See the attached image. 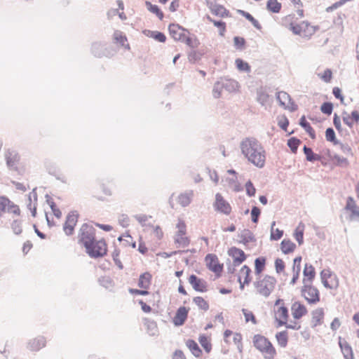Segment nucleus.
<instances>
[{
  "mask_svg": "<svg viewBox=\"0 0 359 359\" xmlns=\"http://www.w3.org/2000/svg\"><path fill=\"white\" fill-rule=\"evenodd\" d=\"M241 153L255 166L262 168L266 161V152L261 143L254 137H246L240 144Z\"/></svg>",
  "mask_w": 359,
  "mask_h": 359,
  "instance_id": "obj_1",
  "label": "nucleus"
},
{
  "mask_svg": "<svg viewBox=\"0 0 359 359\" xmlns=\"http://www.w3.org/2000/svg\"><path fill=\"white\" fill-rule=\"evenodd\" d=\"M255 347L264 354L265 359H273L276 355V350L272 344L265 337L256 334L253 338Z\"/></svg>",
  "mask_w": 359,
  "mask_h": 359,
  "instance_id": "obj_2",
  "label": "nucleus"
},
{
  "mask_svg": "<svg viewBox=\"0 0 359 359\" xmlns=\"http://www.w3.org/2000/svg\"><path fill=\"white\" fill-rule=\"evenodd\" d=\"M276 280L273 276L266 275L263 279H257L253 285L260 295L268 297L275 287Z\"/></svg>",
  "mask_w": 359,
  "mask_h": 359,
  "instance_id": "obj_3",
  "label": "nucleus"
},
{
  "mask_svg": "<svg viewBox=\"0 0 359 359\" xmlns=\"http://www.w3.org/2000/svg\"><path fill=\"white\" fill-rule=\"evenodd\" d=\"M94 238H95V229L87 223L83 224L79 232V243L83 245L86 250H90V244Z\"/></svg>",
  "mask_w": 359,
  "mask_h": 359,
  "instance_id": "obj_4",
  "label": "nucleus"
},
{
  "mask_svg": "<svg viewBox=\"0 0 359 359\" xmlns=\"http://www.w3.org/2000/svg\"><path fill=\"white\" fill-rule=\"evenodd\" d=\"M304 285L301 289L302 295L304 297L306 302L310 304H315L320 301V293L318 290L306 283V278L303 280Z\"/></svg>",
  "mask_w": 359,
  "mask_h": 359,
  "instance_id": "obj_5",
  "label": "nucleus"
},
{
  "mask_svg": "<svg viewBox=\"0 0 359 359\" xmlns=\"http://www.w3.org/2000/svg\"><path fill=\"white\" fill-rule=\"evenodd\" d=\"M4 158L6 165L10 170H18L20 156L17 150L12 148L5 149Z\"/></svg>",
  "mask_w": 359,
  "mask_h": 359,
  "instance_id": "obj_6",
  "label": "nucleus"
},
{
  "mask_svg": "<svg viewBox=\"0 0 359 359\" xmlns=\"http://www.w3.org/2000/svg\"><path fill=\"white\" fill-rule=\"evenodd\" d=\"M89 250H86V252L90 257L98 258L103 257L107 252L106 243L104 240H96L94 238L92 244H90Z\"/></svg>",
  "mask_w": 359,
  "mask_h": 359,
  "instance_id": "obj_7",
  "label": "nucleus"
},
{
  "mask_svg": "<svg viewBox=\"0 0 359 359\" xmlns=\"http://www.w3.org/2000/svg\"><path fill=\"white\" fill-rule=\"evenodd\" d=\"M13 213L15 215H20V210L18 205L14 204L6 196H0V217L4 212Z\"/></svg>",
  "mask_w": 359,
  "mask_h": 359,
  "instance_id": "obj_8",
  "label": "nucleus"
},
{
  "mask_svg": "<svg viewBox=\"0 0 359 359\" xmlns=\"http://www.w3.org/2000/svg\"><path fill=\"white\" fill-rule=\"evenodd\" d=\"M79 214L77 211H71L66 217L65 223L63 225V230L67 236L73 234L74 227L78 222Z\"/></svg>",
  "mask_w": 359,
  "mask_h": 359,
  "instance_id": "obj_9",
  "label": "nucleus"
},
{
  "mask_svg": "<svg viewBox=\"0 0 359 359\" xmlns=\"http://www.w3.org/2000/svg\"><path fill=\"white\" fill-rule=\"evenodd\" d=\"M276 99L279 104L290 111H294L297 109V106L292 101L289 94L286 92L280 91L276 93Z\"/></svg>",
  "mask_w": 359,
  "mask_h": 359,
  "instance_id": "obj_10",
  "label": "nucleus"
},
{
  "mask_svg": "<svg viewBox=\"0 0 359 359\" xmlns=\"http://www.w3.org/2000/svg\"><path fill=\"white\" fill-rule=\"evenodd\" d=\"M215 210L217 212L229 215L231 212L230 204L224 200V197L217 193L215 195V201L213 204Z\"/></svg>",
  "mask_w": 359,
  "mask_h": 359,
  "instance_id": "obj_11",
  "label": "nucleus"
},
{
  "mask_svg": "<svg viewBox=\"0 0 359 359\" xmlns=\"http://www.w3.org/2000/svg\"><path fill=\"white\" fill-rule=\"evenodd\" d=\"M206 266L209 270L219 276L223 269V264H219L215 255L208 254L205 256Z\"/></svg>",
  "mask_w": 359,
  "mask_h": 359,
  "instance_id": "obj_12",
  "label": "nucleus"
},
{
  "mask_svg": "<svg viewBox=\"0 0 359 359\" xmlns=\"http://www.w3.org/2000/svg\"><path fill=\"white\" fill-rule=\"evenodd\" d=\"M168 30L171 37L177 41H184V32L189 33V30L179 25L178 24H170Z\"/></svg>",
  "mask_w": 359,
  "mask_h": 359,
  "instance_id": "obj_13",
  "label": "nucleus"
},
{
  "mask_svg": "<svg viewBox=\"0 0 359 359\" xmlns=\"http://www.w3.org/2000/svg\"><path fill=\"white\" fill-rule=\"evenodd\" d=\"M46 346V339L43 336L39 335L29 339L26 344V348L32 352H37Z\"/></svg>",
  "mask_w": 359,
  "mask_h": 359,
  "instance_id": "obj_14",
  "label": "nucleus"
},
{
  "mask_svg": "<svg viewBox=\"0 0 359 359\" xmlns=\"http://www.w3.org/2000/svg\"><path fill=\"white\" fill-rule=\"evenodd\" d=\"M189 283L196 292H205L208 290L207 282L203 279L199 278L194 274L189 276Z\"/></svg>",
  "mask_w": 359,
  "mask_h": 359,
  "instance_id": "obj_15",
  "label": "nucleus"
},
{
  "mask_svg": "<svg viewBox=\"0 0 359 359\" xmlns=\"http://www.w3.org/2000/svg\"><path fill=\"white\" fill-rule=\"evenodd\" d=\"M228 254L233 258L234 266L240 265L246 259V255L245 252L241 249H239L236 247H231L229 250Z\"/></svg>",
  "mask_w": 359,
  "mask_h": 359,
  "instance_id": "obj_16",
  "label": "nucleus"
},
{
  "mask_svg": "<svg viewBox=\"0 0 359 359\" xmlns=\"http://www.w3.org/2000/svg\"><path fill=\"white\" fill-rule=\"evenodd\" d=\"M189 309L185 306H180L176 311L172 319V323L175 326H181L184 324L189 313Z\"/></svg>",
  "mask_w": 359,
  "mask_h": 359,
  "instance_id": "obj_17",
  "label": "nucleus"
},
{
  "mask_svg": "<svg viewBox=\"0 0 359 359\" xmlns=\"http://www.w3.org/2000/svg\"><path fill=\"white\" fill-rule=\"evenodd\" d=\"M92 53L97 57H101L102 56L109 57L112 55L106 48V44L100 42H95L91 46Z\"/></svg>",
  "mask_w": 359,
  "mask_h": 359,
  "instance_id": "obj_18",
  "label": "nucleus"
},
{
  "mask_svg": "<svg viewBox=\"0 0 359 359\" xmlns=\"http://www.w3.org/2000/svg\"><path fill=\"white\" fill-rule=\"evenodd\" d=\"M288 317V309L284 305L280 306L277 311H275V318L278 322V326L286 325Z\"/></svg>",
  "mask_w": 359,
  "mask_h": 359,
  "instance_id": "obj_19",
  "label": "nucleus"
},
{
  "mask_svg": "<svg viewBox=\"0 0 359 359\" xmlns=\"http://www.w3.org/2000/svg\"><path fill=\"white\" fill-rule=\"evenodd\" d=\"M291 310L292 314L294 319H300L303 316H304L307 313V309L306 306L299 302H295L294 303L292 304Z\"/></svg>",
  "mask_w": 359,
  "mask_h": 359,
  "instance_id": "obj_20",
  "label": "nucleus"
},
{
  "mask_svg": "<svg viewBox=\"0 0 359 359\" xmlns=\"http://www.w3.org/2000/svg\"><path fill=\"white\" fill-rule=\"evenodd\" d=\"M238 236L241 238L239 243H243L245 245H247L250 242H255L256 238L253 234V233L248 229H245L238 233Z\"/></svg>",
  "mask_w": 359,
  "mask_h": 359,
  "instance_id": "obj_21",
  "label": "nucleus"
},
{
  "mask_svg": "<svg viewBox=\"0 0 359 359\" xmlns=\"http://www.w3.org/2000/svg\"><path fill=\"white\" fill-rule=\"evenodd\" d=\"M219 80L222 83V88L228 92H233L238 88V83L235 80L226 78H221Z\"/></svg>",
  "mask_w": 359,
  "mask_h": 359,
  "instance_id": "obj_22",
  "label": "nucleus"
},
{
  "mask_svg": "<svg viewBox=\"0 0 359 359\" xmlns=\"http://www.w3.org/2000/svg\"><path fill=\"white\" fill-rule=\"evenodd\" d=\"M193 196L194 191L192 190L187 191L184 193H182L179 195L178 203L182 207H187L191 203Z\"/></svg>",
  "mask_w": 359,
  "mask_h": 359,
  "instance_id": "obj_23",
  "label": "nucleus"
},
{
  "mask_svg": "<svg viewBox=\"0 0 359 359\" xmlns=\"http://www.w3.org/2000/svg\"><path fill=\"white\" fill-rule=\"evenodd\" d=\"M212 14L221 18H226L230 16L229 11L222 5L215 4L210 7Z\"/></svg>",
  "mask_w": 359,
  "mask_h": 359,
  "instance_id": "obj_24",
  "label": "nucleus"
},
{
  "mask_svg": "<svg viewBox=\"0 0 359 359\" xmlns=\"http://www.w3.org/2000/svg\"><path fill=\"white\" fill-rule=\"evenodd\" d=\"M324 318V310L323 308H318L312 311V323L313 327L320 325L323 323Z\"/></svg>",
  "mask_w": 359,
  "mask_h": 359,
  "instance_id": "obj_25",
  "label": "nucleus"
},
{
  "mask_svg": "<svg viewBox=\"0 0 359 359\" xmlns=\"http://www.w3.org/2000/svg\"><path fill=\"white\" fill-rule=\"evenodd\" d=\"M296 245L290 239H283L280 243V249L285 255H288L294 251Z\"/></svg>",
  "mask_w": 359,
  "mask_h": 359,
  "instance_id": "obj_26",
  "label": "nucleus"
},
{
  "mask_svg": "<svg viewBox=\"0 0 359 359\" xmlns=\"http://www.w3.org/2000/svg\"><path fill=\"white\" fill-rule=\"evenodd\" d=\"M339 344L344 358L353 359V351L351 346L346 341H341L340 338Z\"/></svg>",
  "mask_w": 359,
  "mask_h": 359,
  "instance_id": "obj_27",
  "label": "nucleus"
},
{
  "mask_svg": "<svg viewBox=\"0 0 359 359\" xmlns=\"http://www.w3.org/2000/svg\"><path fill=\"white\" fill-rule=\"evenodd\" d=\"M151 275L149 272H145L140 276L138 286L143 289H148L151 284Z\"/></svg>",
  "mask_w": 359,
  "mask_h": 359,
  "instance_id": "obj_28",
  "label": "nucleus"
},
{
  "mask_svg": "<svg viewBox=\"0 0 359 359\" xmlns=\"http://www.w3.org/2000/svg\"><path fill=\"white\" fill-rule=\"evenodd\" d=\"M186 345L189 348V350L191 351L192 354L195 357L198 358L201 356V355L202 353V351L200 348V347L198 346V344L194 340L188 339L186 341Z\"/></svg>",
  "mask_w": 359,
  "mask_h": 359,
  "instance_id": "obj_29",
  "label": "nucleus"
},
{
  "mask_svg": "<svg viewBox=\"0 0 359 359\" xmlns=\"http://www.w3.org/2000/svg\"><path fill=\"white\" fill-rule=\"evenodd\" d=\"M303 151L306 156V161L309 162H314L316 161L321 160V156L314 154L311 148L304 145Z\"/></svg>",
  "mask_w": 359,
  "mask_h": 359,
  "instance_id": "obj_30",
  "label": "nucleus"
},
{
  "mask_svg": "<svg viewBox=\"0 0 359 359\" xmlns=\"http://www.w3.org/2000/svg\"><path fill=\"white\" fill-rule=\"evenodd\" d=\"M299 125L305 130L311 139L316 138L315 131L311 126L310 123L306 120L304 116L301 117L299 120Z\"/></svg>",
  "mask_w": 359,
  "mask_h": 359,
  "instance_id": "obj_31",
  "label": "nucleus"
},
{
  "mask_svg": "<svg viewBox=\"0 0 359 359\" xmlns=\"http://www.w3.org/2000/svg\"><path fill=\"white\" fill-rule=\"evenodd\" d=\"M144 33L149 37L154 39L156 41L163 43L166 40L165 35L161 32L145 30Z\"/></svg>",
  "mask_w": 359,
  "mask_h": 359,
  "instance_id": "obj_32",
  "label": "nucleus"
},
{
  "mask_svg": "<svg viewBox=\"0 0 359 359\" xmlns=\"http://www.w3.org/2000/svg\"><path fill=\"white\" fill-rule=\"evenodd\" d=\"M266 265V258L264 257H257L255 260V273L257 276H259L264 271Z\"/></svg>",
  "mask_w": 359,
  "mask_h": 359,
  "instance_id": "obj_33",
  "label": "nucleus"
},
{
  "mask_svg": "<svg viewBox=\"0 0 359 359\" xmlns=\"http://www.w3.org/2000/svg\"><path fill=\"white\" fill-rule=\"evenodd\" d=\"M276 338L279 346H280L283 348L287 346L288 341V335L287 331L285 330L277 332L276 334Z\"/></svg>",
  "mask_w": 359,
  "mask_h": 359,
  "instance_id": "obj_34",
  "label": "nucleus"
},
{
  "mask_svg": "<svg viewBox=\"0 0 359 359\" xmlns=\"http://www.w3.org/2000/svg\"><path fill=\"white\" fill-rule=\"evenodd\" d=\"M147 8L152 13L155 14L161 20L163 18V13L160 10L157 5L152 4L150 1H146Z\"/></svg>",
  "mask_w": 359,
  "mask_h": 359,
  "instance_id": "obj_35",
  "label": "nucleus"
},
{
  "mask_svg": "<svg viewBox=\"0 0 359 359\" xmlns=\"http://www.w3.org/2000/svg\"><path fill=\"white\" fill-rule=\"evenodd\" d=\"M303 274L305 277H307V279H306V282H311L314 279L316 276L314 267L312 265H309L308 264H306L303 271Z\"/></svg>",
  "mask_w": 359,
  "mask_h": 359,
  "instance_id": "obj_36",
  "label": "nucleus"
},
{
  "mask_svg": "<svg viewBox=\"0 0 359 359\" xmlns=\"http://www.w3.org/2000/svg\"><path fill=\"white\" fill-rule=\"evenodd\" d=\"M238 13L249 20L256 29L258 30L262 29L260 23L250 13L243 10H238Z\"/></svg>",
  "mask_w": 359,
  "mask_h": 359,
  "instance_id": "obj_37",
  "label": "nucleus"
},
{
  "mask_svg": "<svg viewBox=\"0 0 359 359\" xmlns=\"http://www.w3.org/2000/svg\"><path fill=\"white\" fill-rule=\"evenodd\" d=\"M281 7V4L277 0H269L266 3L267 10L274 13H278Z\"/></svg>",
  "mask_w": 359,
  "mask_h": 359,
  "instance_id": "obj_38",
  "label": "nucleus"
},
{
  "mask_svg": "<svg viewBox=\"0 0 359 359\" xmlns=\"http://www.w3.org/2000/svg\"><path fill=\"white\" fill-rule=\"evenodd\" d=\"M325 138L327 141L332 142L334 145L339 144V141L336 138L335 132L332 128L326 129Z\"/></svg>",
  "mask_w": 359,
  "mask_h": 359,
  "instance_id": "obj_39",
  "label": "nucleus"
},
{
  "mask_svg": "<svg viewBox=\"0 0 359 359\" xmlns=\"http://www.w3.org/2000/svg\"><path fill=\"white\" fill-rule=\"evenodd\" d=\"M257 102L262 106H266L269 104V95L263 90H259L257 91Z\"/></svg>",
  "mask_w": 359,
  "mask_h": 359,
  "instance_id": "obj_40",
  "label": "nucleus"
},
{
  "mask_svg": "<svg viewBox=\"0 0 359 359\" xmlns=\"http://www.w3.org/2000/svg\"><path fill=\"white\" fill-rule=\"evenodd\" d=\"M304 224L300 223L294 232V238L299 245L304 243Z\"/></svg>",
  "mask_w": 359,
  "mask_h": 359,
  "instance_id": "obj_41",
  "label": "nucleus"
},
{
  "mask_svg": "<svg viewBox=\"0 0 359 359\" xmlns=\"http://www.w3.org/2000/svg\"><path fill=\"white\" fill-rule=\"evenodd\" d=\"M198 341L204 350L207 353H210L212 349V345L208 337L205 334H201L199 336Z\"/></svg>",
  "mask_w": 359,
  "mask_h": 359,
  "instance_id": "obj_42",
  "label": "nucleus"
},
{
  "mask_svg": "<svg viewBox=\"0 0 359 359\" xmlns=\"http://www.w3.org/2000/svg\"><path fill=\"white\" fill-rule=\"evenodd\" d=\"M194 302L198 306V307L205 311L209 309V304L202 297H196L193 299Z\"/></svg>",
  "mask_w": 359,
  "mask_h": 359,
  "instance_id": "obj_43",
  "label": "nucleus"
},
{
  "mask_svg": "<svg viewBox=\"0 0 359 359\" xmlns=\"http://www.w3.org/2000/svg\"><path fill=\"white\" fill-rule=\"evenodd\" d=\"M301 140L297 137H291L287 140V146L290 147L292 153L295 154L297 151L299 145L301 144Z\"/></svg>",
  "mask_w": 359,
  "mask_h": 359,
  "instance_id": "obj_44",
  "label": "nucleus"
},
{
  "mask_svg": "<svg viewBox=\"0 0 359 359\" xmlns=\"http://www.w3.org/2000/svg\"><path fill=\"white\" fill-rule=\"evenodd\" d=\"M183 42L191 48H197L200 44L198 39L195 36H186L185 35L184 41Z\"/></svg>",
  "mask_w": 359,
  "mask_h": 359,
  "instance_id": "obj_45",
  "label": "nucleus"
},
{
  "mask_svg": "<svg viewBox=\"0 0 359 359\" xmlns=\"http://www.w3.org/2000/svg\"><path fill=\"white\" fill-rule=\"evenodd\" d=\"M240 273H241V274H242L245 276L244 277V283H245L246 285H248L251 282V280H252L251 277H250V273H251L250 268L247 265H244L241 268Z\"/></svg>",
  "mask_w": 359,
  "mask_h": 359,
  "instance_id": "obj_46",
  "label": "nucleus"
},
{
  "mask_svg": "<svg viewBox=\"0 0 359 359\" xmlns=\"http://www.w3.org/2000/svg\"><path fill=\"white\" fill-rule=\"evenodd\" d=\"M223 90L224 89L223 88H222V83L220 82V80L216 81L214 84L212 89L213 97L215 98H219L221 96Z\"/></svg>",
  "mask_w": 359,
  "mask_h": 359,
  "instance_id": "obj_47",
  "label": "nucleus"
},
{
  "mask_svg": "<svg viewBox=\"0 0 359 359\" xmlns=\"http://www.w3.org/2000/svg\"><path fill=\"white\" fill-rule=\"evenodd\" d=\"M175 242L180 246L186 247L189 244V239L187 237L181 236L180 234H176Z\"/></svg>",
  "mask_w": 359,
  "mask_h": 359,
  "instance_id": "obj_48",
  "label": "nucleus"
},
{
  "mask_svg": "<svg viewBox=\"0 0 359 359\" xmlns=\"http://www.w3.org/2000/svg\"><path fill=\"white\" fill-rule=\"evenodd\" d=\"M114 40L119 43L122 46H125V42L127 41L126 36L123 35L120 31H115L114 33Z\"/></svg>",
  "mask_w": 359,
  "mask_h": 359,
  "instance_id": "obj_49",
  "label": "nucleus"
},
{
  "mask_svg": "<svg viewBox=\"0 0 359 359\" xmlns=\"http://www.w3.org/2000/svg\"><path fill=\"white\" fill-rule=\"evenodd\" d=\"M208 20L212 22L214 25L220 29V34L223 35V33L226 30V23L222 20L217 21L212 19L210 16L207 17Z\"/></svg>",
  "mask_w": 359,
  "mask_h": 359,
  "instance_id": "obj_50",
  "label": "nucleus"
},
{
  "mask_svg": "<svg viewBox=\"0 0 359 359\" xmlns=\"http://www.w3.org/2000/svg\"><path fill=\"white\" fill-rule=\"evenodd\" d=\"M320 110L323 114L330 115L333 111V104L330 102H325L321 105Z\"/></svg>",
  "mask_w": 359,
  "mask_h": 359,
  "instance_id": "obj_51",
  "label": "nucleus"
},
{
  "mask_svg": "<svg viewBox=\"0 0 359 359\" xmlns=\"http://www.w3.org/2000/svg\"><path fill=\"white\" fill-rule=\"evenodd\" d=\"M236 65L237 68L241 71L249 72L250 70V65L247 62H244L242 59H236Z\"/></svg>",
  "mask_w": 359,
  "mask_h": 359,
  "instance_id": "obj_52",
  "label": "nucleus"
},
{
  "mask_svg": "<svg viewBox=\"0 0 359 359\" xmlns=\"http://www.w3.org/2000/svg\"><path fill=\"white\" fill-rule=\"evenodd\" d=\"M242 312L245 316L246 322L251 321L254 325L257 323L256 318L252 311H249L245 309H243Z\"/></svg>",
  "mask_w": 359,
  "mask_h": 359,
  "instance_id": "obj_53",
  "label": "nucleus"
},
{
  "mask_svg": "<svg viewBox=\"0 0 359 359\" xmlns=\"http://www.w3.org/2000/svg\"><path fill=\"white\" fill-rule=\"evenodd\" d=\"M118 224L122 227H128L130 225V218L126 214H121L118 217Z\"/></svg>",
  "mask_w": 359,
  "mask_h": 359,
  "instance_id": "obj_54",
  "label": "nucleus"
},
{
  "mask_svg": "<svg viewBox=\"0 0 359 359\" xmlns=\"http://www.w3.org/2000/svg\"><path fill=\"white\" fill-rule=\"evenodd\" d=\"M261 214L259 208L257 206H253L251 209V219L253 223H257Z\"/></svg>",
  "mask_w": 359,
  "mask_h": 359,
  "instance_id": "obj_55",
  "label": "nucleus"
},
{
  "mask_svg": "<svg viewBox=\"0 0 359 359\" xmlns=\"http://www.w3.org/2000/svg\"><path fill=\"white\" fill-rule=\"evenodd\" d=\"M322 280V283L324 285L325 287L326 288H328V289H333V288H337L338 287V279L337 278V276L334 275V280H332V282H331V284L329 283V281L327 280V279L326 280Z\"/></svg>",
  "mask_w": 359,
  "mask_h": 359,
  "instance_id": "obj_56",
  "label": "nucleus"
},
{
  "mask_svg": "<svg viewBox=\"0 0 359 359\" xmlns=\"http://www.w3.org/2000/svg\"><path fill=\"white\" fill-rule=\"evenodd\" d=\"M245 189L248 196L252 197L255 195L256 189L250 180L245 183Z\"/></svg>",
  "mask_w": 359,
  "mask_h": 359,
  "instance_id": "obj_57",
  "label": "nucleus"
},
{
  "mask_svg": "<svg viewBox=\"0 0 359 359\" xmlns=\"http://www.w3.org/2000/svg\"><path fill=\"white\" fill-rule=\"evenodd\" d=\"M11 229L15 234H20L22 231L21 222L18 220H14L11 224Z\"/></svg>",
  "mask_w": 359,
  "mask_h": 359,
  "instance_id": "obj_58",
  "label": "nucleus"
},
{
  "mask_svg": "<svg viewBox=\"0 0 359 359\" xmlns=\"http://www.w3.org/2000/svg\"><path fill=\"white\" fill-rule=\"evenodd\" d=\"M283 236V231L276 229V230L271 231L270 239L271 241H278Z\"/></svg>",
  "mask_w": 359,
  "mask_h": 359,
  "instance_id": "obj_59",
  "label": "nucleus"
},
{
  "mask_svg": "<svg viewBox=\"0 0 359 359\" xmlns=\"http://www.w3.org/2000/svg\"><path fill=\"white\" fill-rule=\"evenodd\" d=\"M99 283L105 288H109L111 286V280L108 276H102L98 280Z\"/></svg>",
  "mask_w": 359,
  "mask_h": 359,
  "instance_id": "obj_60",
  "label": "nucleus"
},
{
  "mask_svg": "<svg viewBox=\"0 0 359 359\" xmlns=\"http://www.w3.org/2000/svg\"><path fill=\"white\" fill-rule=\"evenodd\" d=\"M234 46L238 49H243L245 44V40L243 37L234 36L233 38Z\"/></svg>",
  "mask_w": 359,
  "mask_h": 359,
  "instance_id": "obj_61",
  "label": "nucleus"
},
{
  "mask_svg": "<svg viewBox=\"0 0 359 359\" xmlns=\"http://www.w3.org/2000/svg\"><path fill=\"white\" fill-rule=\"evenodd\" d=\"M119 250H114V251L112 253V257H113V259L114 261V263L120 269H123V266L121 262V260L119 259L118 257H119Z\"/></svg>",
  "mask_w": 359,
  "mask_h": 359,
  "instance_id": "obj_62",
  "label": "nucleus"
},
{
  "mask_svg": "<svg viewBox=\"0 0 359 359\" xmlns=\"http://www.w3.org/2000/svg\"><path fill=\"white\" fill-rule=\"evenodd\" d=\"M275 267H276V271L278 273H280L282 271H283L285 269V264H284V262L283 261V259H281L280 258H277L275 260Z\"/></svg>",
  "mask_w": 359,
  "mask_h": 359,
  "instance_id": "obj_63",
  "label": "nucleus"
},
{
  "mask_svg": "<svg viewBox=\"0 0 359 359\" xmlns=\"http://www.w3.org/2000/svg\"><path fill=\"white\" fill-rule=\"evenodd\" d=\"M134 217L138 221V222L142 226H146V222L149 218H151V216H148L146 215H135Z\"/></svg>",
  "mask_w": 359,
  "mask_h": 359,
  "instance_id": "obj_64",
  "label": "nucleus"
}]
</instances>
